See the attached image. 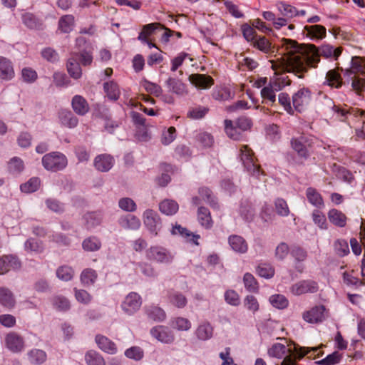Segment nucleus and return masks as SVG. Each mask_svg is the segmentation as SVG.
I'll return each mask as SVG.
<instances>
[{
	"mask_svg": "<svg viewBox=\"0 0 365 365\" xmlns=\"http://www.w3.org/2000/svg\"><path fill=\"white\" fill-rule=\"evenodd\" d=\"M282 48L289 50L294 56L286 63L289 71L295 72L299 78H304L310 68H316L320 61V56L337 59L341 53V48H334L329 44L318 48L314 44H300L297 41L282 38Z\"/></svg>",
	"mask_w": 365,
	"mask_h": 365,
	"instance_id": "1",
	"label": "nucleus"
},
{
	"mask_svg": "<svg viewBox=\"0 0 365 365\" xmlns=\"http://www.w3.org/2000/svg\"><path fill=\"white\" fill-rule=\"evenodd\" d=\"M320 347H305L294 344V351L288 349L285 345L280 343L274 344L268 349V355L271 357L282 359L280 365H297L295 360H300L304 356L310 354L309 357H319L323 354V351H319Z\"/></svg>",
	"mask_w": 365,
	"mask_h": 365,
	"instance_id": "2",
	"label": "nucleus"
},
{
	"mask_svg": "<svg viewBox=\"0 0 365 365\" xmlns=\"http://www.w3.org/2000/svg\"><path fill=\"white\" fill-rule=\"evenodd\" d=\"M286 53L276 59L269 60L271 68L274 71V76L270 78L269 83L274 88L276 91H279L284 87L289 86L292 81L289 79L287 73H292L296 76L295 72L289 71V66L287 63V60H289L294 56L289 50L283 48Z\"/></svg>",
	"mask_w": 365,
	"mask_h": 365,
	"instance_id": "3",
	"label": "nucleus"
},
{
	"mask_svg": "<svg viewBox=\"0 0 365 365\" xmlns=\"http://www.w3.org/2000/svg\"><path fill=\"white\" fill-rule=\"evenodd\" d=\"M365 58L360 56L351 58V68L345 71L347 84L351 85L353 91L358 95L365 92Z\"/></svg>",
	"mask_w": 365,
	"mask_h": 365,
	"instance_id": "4",
	"label": "nucleus"
},
{
	"mask_svg": "<svg viewBox=\"0 0 365 365\" xmlns=\"http://www.w3.org/2000/svg\"><path fill=\"white\" fill-rule=\"evenodd\" d=\"M42 165L47 170L57 172L67 166L68 160L66 155L60 152H51L43 156Z\"/></svg>",
	"mask_w": 365,
	"mask_h": 365,
	"instance_id": "5",
	"label": "nucleus"
},
{
	"mask_svg": "<svg viewBox=\"0 0 365 365\" xmlns=\"http://www.w3.org/2000/svg\"><path fill=\"white\" fill-rule=\"evenodd\" d=\"M241 160L247 172L252 175L259 178L264 172L260 166L255 161L254 153L248 145H242L240 148Z\"/></svg>",
	"mask_w": 365,
	"mask_h": 365,
	"instance_id": "6",
	"label": "nucleus"
},
{
	"mask_svg": "<svg viewBox=\"0 0 365 365\" xmlns=\"http://www.w3.org/2000/svg\"><path fill=\"white\" fill-rule=\"evenodd\" d=\"M311 144V139L305 135L292 138L290 141L292 148L304 160L308 159L310 156L309 148Z\"/></svg>",
	"mask_w": 365,
	"mask_h": 365,
	"instance_id": "7",
	"label": "nucleus"
},
{
	"mask_svg": "<svg viewBox=\"0 0 365 365\" xmlns=\"http://www.w3.org/2000/svg\"><path fill=\"white\" fill-rule=\"evenodd\" d=\"M146 257L149 260L160 263H170L173 255L165 248L160 246H152L146 251Z\"/></svg>",
	"mask_w": 365,
	"mask_h": 365,
	"instance_id": "8",
	"label": "nucleus"
},
{
	"mask_svg": "<svg viewBox=\"0 0 365 365\" xmlns=\"http://www.w3.org/2000/svg\"><path fill=\"white\" fill-rule=\"evenodd\" d=\"M312 100V92L308 88H300L292 96V105L294 110L299 112L304 110Z\"/></svg>",
	"mask_w": 365,
	"mask_h": 365,
	"instance_id": "9",
	"label": "nucleus"
},
{
	"mask_svg": "<svg viewBox=\"0 0 365 365\" xmlns=\"http://www.w3.org/2000/svg\"><path fill=\"white\" fill-rule=\"evenodd\" d=\"M145 226L154 236L158 235L161 228V220L158 213L151 210H146L143 215Z\"/></svg>",
	"mask_w": 365,
	"mask_h": 365,
	"instance_id": "10",
	"label": "nucleus"
},
{
	"mask_svg": "<svg viewBox=\"0 0 365 365\" xmlns=\"http://www.w3.org/2000/svg\"><path fill=\"white\" fill-rule=\"evenodd\" d=\"M319 286L317 282L312 279L301 280L292 285L290 292L296 296L307 293H315L318 291Z\"/></svg>",
	"mask_w": 365,
	"mask_h": 365,
	"instance_id": "11",
	"label": "nucleus"
},
{
	"mask_svg": "<svg viewBox=\"0 0 365 365\" xmlns=\"http://www.w3.org/2000/svg\"><path fill=\"white\" fill-rule=\"evenodd\" d=\"M141 305V297L138 293L133 292L125 297L121 304V308L125 314L132 315L140 309Z\"/></svg>",
	"mask_w": 365,
	"mask_h": 365,
	"instance_id": "12",
	"label": "nucleus"
},
{
	"mask_svg": "<svg viewBox=\"0 0 365 365\" xmlns=\"http://www.w3.org/2000/svg\"><path fill=\"white\" fill-rule=\"evenodd\" d=\"M150 334L159 341L165 344H171L175 339L173 331L165 326L154 327L150 329Z\"/></svg>",
	"mask_w": 365,
	"mask_h": 365,
	"instance_id": "13",
	"label": "nucleus"
},
{
	"mask_svg": "<svg viewBox=\"0 0 365 365\" xmlns=\"http://www.w3.org/2000/svg\"><path fill=\"white\" fill-rule=\"evenodd\" d=\"M325 307L319 305L312 307L310 310L304 312L303 319L309 323H319L325 319Z\"/></svg>",
	"mask_w": 365,
	"mask_h": 365,
	"instance_id": "14",
	"label": "nucleus"
},
{
	"mask_svg": "<svg viewBox=\"0 0 365 365\" xmlns=\"http://www.w3.org/2000/svg\"><path fill=\"white\" fill-rule=\"evenodd\" d=\"M21 262L14 255L0 257V274H4L10 270H16L21 267Z\"/></svg>",
	"mask_w": 365,
	"mask_h": 365,
	"instance_id": "15",
	"label": "nucleus"
},
{
	"mask_svg": "<svg viewBox=\"0 0 365 365\" xmlns=\"http://www.w3.org/2000/svg\"><path fill=\"white\" fill-rule=\"evenodd\" d=\"M6 347L12 352H21L24 349V339L15 332L9 333L5 338Z\"/></svg>",
	"mask_w": 365,
	"mask_h": 365,
	"instance_id": "16",
	"label": "nucleus"
},
{
	"mask_svg": "<svg viewBox=\"0 0 365 365\" xmlns=\"http://www.w3.org/2000/svg\"><path fill=\"white\" fill-rule=\"evenodd\" d=\"M189 81L199 89H208L214 84L213 78L205 74H192L189 76Z\"/></svg>",
	"mask_w": 365,
	"mask_h": 365,
	"instance_id": "17",
	"label": "nucleus"
},
{
	"mask_svg": "<svg viewBox=\"0 0 365 365\" xmlns=\"http://www.w3.org/2000/svg\"><path fill=\"white\" fill-rule=\"evenodd\" d=\"M93 165L97 170L108 172L114 165V158L108 154H101L95 158Z\"/></svg>",
	"mask_w": 365,
	"mask_h": 365,
	"instance_id": "18",
	"label": "nucleus"
},
{
	"mask_svg": "<svg viewBox=\"0 0 365 365\" xmlns=\"http://www.w3.org/2000/svg\"><path fill=\"white\" fill-rule=\"evenodd\" d=\"M95 341L98 347L107 354H115L118 351L115 344L103 335L97 334L95 337Z\"/></svg>",
	"mask_w": 365,
	"mask_h": 365,
	"instance_id": "19",
	"label": "nucleus"
},
{
	"mask_svg": "<svg viewBox=\"0 0 365 365\" xmlns=\"http://www.w3.org/2000/svg\"><path fill=\"white\" fill-rule=\"evenodd\" d=\"M165 85L170 92L178 96H183L188 93L186 85L178 78L170 77L166 81Z\"/></svg>",
	"mask_w": 365,
	"mask_h": 365,
	"instance_id": "20",
	"label": "nucleus"
},
{
	"mask_svg": "<svg viewBox=\"0 0 365 365\" xmlns=\"http://www.w3.org/2000/svg\"><path fill=\"white\" fill-rule=\"evenodd\" d=\"M14 77V69L10 59L0 56V79L9 81Z\"/></svg>",
	"mask_w": 365,
	"mask_h": 365,
	"instance_id": "21",
	"label": "nucleus"
},
{
	"mask_svg": "<svg viewBox=\"0 0 365 365\" xmlns=\"http://www.w3.org/2000/svg\"><path fill=\"white\" fill-rule=\"evenodd\" d=\"M304 33L306 36L312 40H322L327 36V29L324 26L315 24L311 26H305L304 27Z\"/></svg>",
	"mask_w": 365,
	"mask_h": 365,
	"instance_id": "22",
	"label": "nucleus"
},
{
	"mask_svg": "<svg viewBox=\"0 0 365 365\" xmlns=\"http://www.w3.org/2000/svg\"><path fill=\"white\" fill-rule=\"evenodd\" d=\"M228 242L231 249L237 253L244 254L248 250L247 242L240 235H230L228 238Z\"/></svg>",
	"mask_w": 365,
	"mask_h": 365,
	"instance_id": "23",
	"label": "nucleus"
},
{
	"mask_svg": "<svg viewBox=\"0 0 365 365\" xmlns=\"http://www.w3.org/2000/svg\"><path fill=\"white\" fill-rule=\"evenodd\" d=\"M347 83V79L342 81L340 73L336 69L329 70L326 75L324 85H327L331 88H339L344 84Z\"/></svg>",
	"mask_w": 365,
	"mask_h": 365,
	"instance_id": "24",
	"label": "nucleus"
},
{
	"mask_svg": "<svg viewBox=\"0 0 365 365\" xmlns=\"http://www.w3.org/2000/svg\"><path fill=\"white\" fill-rule=\"evenodd\" d=\"M71 106L74 112L79 115H84L89 111V105L86 99L80 95L73 97Z\"/></svg>",
	"mask_w": 365,
	"mask_h": 365,
	"instance_id": "25",
	"label": "nucleus"
},
{
	"mask_svg": "<svg viewBox=\"0 0 365 365\" xmlns=\"http://www.w3.org/2000/svg\"><path fill=\"white\" fill-rule=\"evenodd\" d=\"M58 118L61 125L68 128H73L78 123V118L71 110H61L58 113Z\"/></svg>",
	"mask_w": 365,
	"mask_h": 365,
	"instance_id": "26",
	"label": "nucleus"
},
{
	"mask_svg": "<svg viewBox=\"0 0 365 365\" xmlns=\"http://www.w3.org/2000/svg\"><path fill=\"white\" fill-rule=\"evenodd\" d=\"M251 44L254 48L259 50L266 54L274 53V48L269 41L264 36H258Z\"/></svg>",
	"mask_w": 365,
	"mask_h": 365,
	"instance_id": "27",
	"label": "nucleus"
},
{
	"mask_svg": "<svg viewBox=\"0 0 365 365\" xmlns=\"http://www.w3.org/2000/svg\"><path fill=\"white\" fill-rule=\"evenodd\" d=\"M120 226L126 230H138L141 225L140 220L132 215H127L118 220Z\"/></svg>",
	"mask_w": 365,
	"mask_h": 365,
	"instance_id": "28",
	"label": "nucleus"
},
{
	"mask_svg": "<svg viewBox=\"0 0 365 365\" xmlns=\"http://www.w3.org/2000/svg\"><path fill=\"white\" fill-rule=\"evenodd\" d=\"M145 312L148 319L155 322H163L166 318L165 311L158 306H147L145 307Z\"/></svg>",
	"mask_w": 365,
	"mask_h": 365,
	"instance_id": "29",
	"label": "nucleus"
},
{
	"mask_svg": "<svg viewBox=\"0 0 365 365\" xmlns=\"http://www.w3.org/2000/svg\"><path fill=\"white\" fill-rule=\"evenodd\" d=\"M224 125L225 133L230 138L234 140H239L242 139L243 132L240 130L232 120L229 119L225 120Z\"/></svg>",
	"mask_w": 365,
	"mask_h": 365,
	"instance_id": "30",
	"label": "nucleus"
},
{
	"mask_svg": "<svg viewBox=\"0 0 365 365\" xmlns=\"http://www.w3.org/2000/svg\"><path fill=\"white\" fill-rule=\"evenodd\" d=\"M328 218L336 227H344L346 225V216L341 211L336 209H331L329 211Z\"/></svg>",
	"mask_w": 365,
	"mask_h": 365,
	"instance_id": "31",
	"label": "nucleus"
},
{
	"mask_svg": "<svg viewBox=\"0 0 365 365\" xmlns=\"http://www.w3.org/2000/svg\"><path fill=\"white\" fill-rule=\"evenodd\" d=\"M80 64L76 57L71 54L68 60L66 67L68 73L74 79H78L81 77L82 71Z\"/></svg>",
	"mask_w": 365,
	"mask_h": 365,
	"instance_id": "32",
	"label": "nucleus"
},
{
	"mask_svg": "<svg viewBox=\"0 0 365 365\" xmlns=\"http://www.w3.org/2000/svg\"><path fill=\"white\" fill-rule=\"evenodd\" d=\"M16 303L12 292L6 287H0V304L8 309H11Z\"/></svg>",
	"mask_w": 365,
	"mask_h": 365,
	"instance_id": "33",
	"label": "nucleus"
},
{
	"mask_svg": "<svg viewBox=\"0 0 365 365\" xmlns=\"http://www.w3.org/2000/svg\"><path fill=\"white\" fill-rule=\"evenodd\" d=\"M29 362L34 365H41L46 361V353L38 349H33L27 353Z\"/></svg>",
	"mask_w": 365,
	"mask_h": 365,
	"instance_id": "34",
	"label": "nucleus"
},
{
	"mask_svg": "<svg viewBox=\"0 0 365 365\" xmlns=\"http://www.w3.org/2000/svg\"><path fill=\"white\" fill-rule=\"evenodd\" d=\"M173 235H180L185 237L187 241L192 242L195 245H198L197 240L200 238V235H194L190 232L186 228L181 227L180 225H175L172 229Z\"/></svg>",
	"mask_w": 365,
	"mask_h": 365,
	"instance_id": "35",
	"label": "nucleus"
},
{
	"mask_svg": "<svg viewBox=\"0 0 365 365\" xmlns=\"http://www.w3.org/2000/svg\"><path fill=\"white\" fill-rule=\"evenodd\" d=\"M333 110L336 114V118L341 121H348L349 118L351 116H355L359 112L356 108H340L336 106H333Z\"/></svg>",
	"mask_w": 365,
	"mask_h": 365,
	"instance_id": "36",
	"label": "nucleus"
},
{
	"mask_svg": "<svg viewBox=\"0 0 365 365\" xmlns=\"http://www.w3.org/2000/svg\"><path fill=\"white\" fill-rule=\"evenodd\" d=\"M198 339L206 341L212 338L213 327L209 322H204L198 326L195 331Z\"/></svg>",
	"mask_w": 365,
	"mask_h": 365,
	"instance_id": "37",
	"label": "nucleus"
},
{
	"mask_svg": "<svg viewBox=\"0 0 365 365\" xmlns=\"http://www.w3.org/2000/svg\"><path fill=\"white\" fill-rule=\"evenodd\" d=\"M74 26V16L73 15H64L58 20V29L61 33H70Z\"/></svg>",
	"mask_w": 365,
	"mask_h": 365,
	"instance_id": "38",
	"label": "nucleus"
},
{
	"mask_svg": "<svg viewBox=\"0 0 365 365\" xmlns=\"http://www.w3.org/2000/svg\"><path fill=\"white\" fill-rule=\"evenodd\" d=\"M103 89L110 100L117 101L119 98L120 91L118 84L115 81H110L104 83Z\"/></svg>",
	"mask_w": 365,
	"mask_h": 365,
	"instance_id": "39",
	"label": "nucleus"
},
{
	"mask_svg": "<svg viewBox=\"0 0 365 365\" xmlns=\"http://www.w3.org/2000/svg\"><path fill=\"white\" fill-rule=\"evenodd\" d=\"M306 195L309 203L317 207L324 205V200L321 194L315 188L308 187L306 190Z\"/></svg>",
	"mask_w": 365,
	"mask_h": 365,
	"instance_id": "40",
	"label": "nucleus"
},
{
	"mask_svg": "<svg viewBox=\"0 0 365 365\" xmlns=\"http://www.w3.org/2000/svg\"><path fill=\"white\" fill-rule=\"evenodd\" d=\"M22 21L30 29H41L43 26L42 21L31 13L24 14L22 16Z\"/></svg>",
	"mask_w": 365,
	"mask_h": 365,
	"instance_id": "41",
	"label": "nucleus"
},
{
	"mask_svg": "<svg viewBox=\"0 0 365 365\" xmlns=\"http://www.w3.org/2000/svg\"><path fill=\"white\" fill-rule=\"evenodd\" d=\"M197 219L200 224L206 229L212 225V221L209 210L205 207H200L197 211Z\"/></svg>",
	"mask_w": 365,
	"mask_h": 365,
	"instance_id": "42",
	"label": "nucleus"
},
{
	"mask_svg": "<svg viewBox=\"0 0 365 365\" xmlns=\"http://www.w3.org/2000/svg\"><path fill=\"white\" fill-rule=\"evenodd\" d=\"M85 361L88 365H106L103 356L94 350H89L86 353Z\"/></svg>",
	"mask_w": 365,
	"mask_h": 365,
	"instance_id": "43",
	"label": "nucleus"
},
{
	"mask_svg": "<svg viewBox=\"0 0 365 365\" xmlns=\"http://www.w3.org/2000/svg\"><path fill=\"white\" fill-rule=\"evenodd\" d=\"M178 204L172 200H165L159 205L160 211L167 215H172L178 210Z\"/></svg>",
	"mask_w": 365,
	"mask_h": 365,
	"instance_id": "44",
	"label": "nucleus"
},
{
	"mask_svg": "<svg viewBox=\"0 0 365 365\" xmlns=\"http://www.w3.org/2000/svg\"><path fill=\"white\" fill-rule=\"evenodd\" d=\"M98 274L96 270L91 268L83 269L81 274V282L84 286L93 284L97 279Z\"/></svg>",
	"mask_w": 365,
	"mask_h": 365,
	"instance_id": "45",
	"label": "nucleus"
},
{
	"mask_svg": "<svg viewBox=\"0 0 365 365\" xmlns=\"http://www.w3.org/2000/svg\"><path fill=\"white\" fill-rule=\"evenodd\" d=\"M82 247L86 252H96L101 247V242L96 237H89L83 241Z\"/></svg>",
	"mask_w": 365,
	"mask_h": 365,
	"instance_id": "46",
	"label": "nucleus"
},
{
	"mask_svg": "<svg viewBox=\"0 0 365 365\" xmlns=\"http://www.w3.org/2000/svg\"><path fill=\"white\" fill-rule=\"evenodd\" d=\"M160 23L148 24L143 26L141 32L139 34L138 39L140 41H147L148 37L155 34V31L160 27Z\"/></svg>",
	"mask_w": 365,
	"mask_h": 365,
	"instance_id": "47",
	"label": "nucleus"
},
{
	"mask_svg": "<svg viewBox=\"0 0 365 365\" xmlns=\"http://www.w3.org/2000/svg\"><path fill=\"white\" fill-rule=\"evenodd\" d=\"M41 184V180L37 177L29 179L26 182L21 185L20 189L23 192L31 193L36 191Z\"/></svg>",
	"mask_w": 365,
	"mask_h": 365,
	"instance_id": "48",
	"label": "nucleus"
},
{
	"mask_svg": "<svg viewBox=\"0 0 365 365\" xmlns=\"http://www.w3.org/2000/svg\"><path fill=\"white\" fill-rule=\"evenodd\" d=\"M277 7L280 14L287 18H292L297 16V9L290 4L279 1L277 4Z\"/></svg>",
	"mask_w": 365,
	"mask_h": 365,
	"instance_id": "49",
	"label": "nucleus"
},
{
	"mask_svg": "<svg viewBox=\"0 0 365 365\" xmlns=\"http://www.w3.org/2000/svg\"><path fill=\"white\" fill-rule=\"evenodd\" d=\"M243 282L245 284V287L247 291L255 293L258 292V283L255 277L252 274L249 272L245 273L243 277Z\"/></svg>",
	"mask_w": 365,
	"mask_h": 365,
	"instance_id": "50",
	"label": "nucleus"
},
{
	"mask_svg": "<svg viewBox=\"0 0 365 365\" xmlns=\"http://www.w3.org/2000/svg\"><path fill=\"white\" fill-rule=\"evenodd\" d=\"M257 274L266 279L272 278L274 274V269L270 264L267 263L259 264L256 269Z\"/></svg>",
	"mask_w": 365,
	"mask_h": 365,
	"instance_id": "51",
	"label": "nucleus"
},
{
	"mask_svg": "<svg viewBox=\"0 0 365 365\" xmlns=\"http://www.w3.org/2000/svg\"><path fill=\"white\" fill-rule=\"evenodd\" d=\"M8 169L12 174H19L24 169V161L19 157H14L8 163Z\"/></svg>",
	"mask_w": 365,
	"mask_h": 365,
	"instance_id": "52",
	"label": "nucleus"
},
{
	"mask_svg": "<svg viewBox=\"0 0 365 365\" xmlns=\"http://www.w3.org/2000/svg\"><path fill=\"white\" fill-rule=\"evenodd\" d=\"M74 274V271L71 267L69 266H61L56 270V276L58 279L68 282L72 279Z\"/></svg>",
	"mask_w": 365,
	"mask_h": 365,
	"instance_id": "53",
	"label": "nucleus"
},
{
	"mask_svg": "<svg viewBox=\"0 0 365 365\" xmlns=\"http://www.w3.org/2000/svg\"><path fill=\"white\" fill-rule=\"evenodd\" d=\"M209 108L207 107L198 106L196 107H193L190 108L187 112V118L198 120L202 118L205 115L208 113Z\"/></svg>",
	"mask_w": 365,
	"mask_h": 365,
	"instance_id": "54",
	"label": "nucleus"
},
{
	"mask_svg": "<svg viewBox=\"0 0 365 365\" xmlns=\"http://www.w3.org/2000/svg\"><path fill=\"white\" fill-rule=\"evenodd\" d=\"M271 304L277 309H282L287 307L289 301L282 294H274L269 297Z\"/></svg>",
	"mask_w": 365,
	"mask_h": 365,
	"instance_id": "55",
	"label": "nucleus"
},
{
	"mask_svg": "<svg viewBox=\"0 0 365 365\" xmlns=\"http://www.w3.org/2000/svg\"><path fill=\"white\" fill-rule=\"evenodd\" d=\"M199 195L202 200L209 204L212 207H217V202L215 201V197L212 191L207 187H201L199 189Z\"/></svg>",
	"mask_w": 365,
	"mask_h": 365,
	"instance_id": "56",
	"label": "nucleus"
},
{
	"mask_svg": "<svg viewBox=\"0 0 365 365\" xmlns=\"http://www.w3.org/2000/svg\"><path fill=\"white\" fill-rule=\"evenodd\" d=\"M341 354L338 351H334L327 356L324 359L315 362L317 365H334L338 364L341 359Z\"/></svg>",
	"mask_w": 365,
	"mask_h": 365,
	"instance_id": "57",
	"label": "nucleus"
},
{
	"mask_svg": "<svg viewBox=\"0 0 365 365\" xmlns=\"http://www.w3.org/2000/svg\"><path fill=\"white\" fill-rule=\"evenodd\" d=\"M244 307L250 312L255 314L259 309L257 299L253 295H247L243 301Z\"/></svg>",
	"mask_w": 365,
	"mask_h": 365,
	"instance_id": "58",
	"label": "nucleus"
},
{
	"mask_svg": "<svg viewBox=\"0 0 365 365\" xmlns=\"http://www.w3.org/2000/svg\"><path fill=\"white\" fill-rule=\"evenodd\" d=\"M84 219L87 227L90 229L98 225L101 222L102 217L100 213L93 212L86 214Z\"/></svg>",
	"mask_w": 365,
	"mask_h": 365,
	"instance_id": "59",
	"label": "nucleus"
},
{
	"mask_svg": "<svg viewBox=\"0 0 365 365\" xmlns=\"http://www.w3.org/2000/svg\"><path fill=\"white\" fill-rule=\"evenodd\" d=\"M276 212L279 216L287 217L290 211L287 202L282 198H277L274 202Z\"/></svg>",
	"mask_w": 365,
	"mask_h": 365,
	"instance_id": "60",
	"label": "nucleus"
},
{
	"mask_svg": "<svg viewBox=\"0 0 365 365\" xmlns=\"http://www.w3.org/2000/svg\"><path fill=\"white\" fill-rule=\"evenodd\" d=\"M225 302L234 307L239 306L240 304V298L238 293L233 289H228L224 294Z\"/></svg>",
	"mask_w": 365,
	"mask_h": 365,
	"instance_id": "61",
	"label": "nucleus"
},
{
	"mask_svg": "<svg viewBox=\"0 0 365 365\" xmlns=\"http://www.w3.org/2000/svg\"><path fill=\"white\" fill-rule=\"evenodd\" d=\"M142 86L148 93L154 95L156 97H159L162 95L163 90L161 87L156 83L145 80L142 83Z\"/></svg>",
	"mask_w": 365,
	"mask_h": 365,
	"instance_id": "62",
	"label": "nucleus"
},
{
	"mask_svg": "<svg viewBox=\"0 0 365 365\" xmlns=\"http://www.w3.org/2000/svg\"><path fill=\"white\" fill-rule=\"evenodd\" d=\"M52 304L59 311H66L70 308L69 301L62 296L54 297L52 299Z\"/></svg>",
	"mask_w": 365,
	"mask_h": 365,
	"instance_id": "63",
	"label": "nucleus"
},
{
	"mask_svg": "<svg viewBox=\"0 0 365 365\" xmlns=\"http://www.w3.org/2000/svg\"><path fill=\"white\" fill-rule=\"evenodd\" d=\"M334 246L336 253L340 257H344L349 253L348 242L345 240H337Z\"/></svg>",
	"mask_w": 365,
	"mask_h": 365,
	"instance_id": "64",
	"label": "nucleus"
}]
</instances>
